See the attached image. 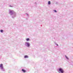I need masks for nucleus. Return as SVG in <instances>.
Returning a JSON list of instances; mask_svg holds the SVG:
<instances>
[{
  "instance_id": "obj_1",
  "label": "nucleus",
  "mask_w": 73,
  "mask_h": 73,
  "mask_svg": "<svg viewBox=\"0 0 73 73\" xmlns=\"http://www.w3.org/2000/svg\"><path fill=\"white\" fill-rule=\"evenodd\" d=\"M59 71L61 72V73H63L64 72V70H63V69H61V68H60L59 69Z\"/></svg>"
},
{
  "instance_id": "obj_2",
  "label": "nucleus",
  "mask_w": 73,
  "mask_h": 73,
  "mask_svg": "<svg viewBox=\"0 0 73 73\" xmlns=\"http://www.w3.org/2000/svg\"><path fill=\"white\" fill-rule=\"evenodd\" d=\"M0 67L1 68V69H3V64H0Z\"/></svg>"
},
{
  "instance_id": "obj_3",
  "label": "nucleus",
  "mask_w": 73,
  "mask_h": 73,
  "mask_svg": "<svg viewBox=\"0 0 73 73\" xmlns=\"http://www.w3.org/2000/svg\"><path fill=\"white\" fill-rule=\"evenodd\" d=\"M26 44H27V46H30V44L29 43H26Z\"/></svg>"
},
{
  "instance_id": "obj_4",
  "label": "nucleus",
  "mask_w": 73,
  "mask_h": 73,
  "mask_svg": "<svg viewBox=\"0 0 73 73\" xmlns=\"http://www.w3.org/2000/svg\"><path fill=\"white\" fill-rule=\"evenodd\" d=\"M22 70L24 72V73H25L26 72V70H24L23 69Z\"/></svg>"
},
{
  "instance_id": "obj_5",
  "label": "nucleus",
  "mask_w": 73,
  "mask_h": 73,
  "mask_svg": "<svg viewBox=\"0 0 73 73\" xmlns=\"http://www.w3.org/2000/svg\"><path fill=\"white\" fill-rule=\"evenodd\" d=\"M50 1H49L48 2V4L49 5H50Z\"/></svg>"
},
{
  "instance_id": "obj_6",
  "label": "nucleus",
  "mask_w": 73,
  "mask_h": 73,
  "mask_svg": "<svg viewBox=\"0 0 73 73\" xmlns=\"http://www.w3.org/2000/svg\"><path fill=\"white\" fill-rule=\"evenodd\" d=\"M27 41H29V38H27L26 39Z\"/></svg>"
},
{
  "instance_id": "obj_7",
  "label": "nucleus",
  "mask_w": 73,
  "mask_h": 73,
  "mask_svg": "<svg viewBox=\"0 0 73 73\" xmlns=\"http://www.w3.org/2000/svg\"><path fill=\"white\" fill-rule=\"evenodd\" d=\"M28 56H25V58H28Z\"/></svg>"
},
{
  "instance_id": "obj_8",
  "label": "nucleus",
  "mask_w": 73,
  "mask_h": 73,
  "mask_svg": "<svg viewBox=\"0 0 73 73\" xmlns=\"http://www.w3.org/2000/svg\"><path fill=\"white\" fill-rule=\"evenodd\" d=\"M65 57H66V58L67 59H68H68H69V58H68V57H67V56H65Z\"/></svg>"
},
{
  "instance_id": "obj_9",
  "label": "nucleus",
  "mask_w": 73,
  "mask_h": 73,
  "mask_svg": "<svg viewBox=\"0 0 73 73\" xmlns=\"http://www.w3.org/2000/svg\"><path fill=\"white\" fill-rule=\"evenodd\" d=\"M1 32H2V33L3 32V30H1Z\"/></svg>"
},
{
  "instance_id": "obj_10",
  "label": "nucleus",
  "mask_w": 73,
  "mask_h": 73,
  "mask_svg": "<svg viewBox=\"0 0 73 73\" xmlns=\"http://www.w3.org/2000/svg\"><path fill=\"white\" fill-rule=\"evenodd\" d=\"M54 11H55V12H57V11H56V10H54Z\"/></svg>"
},
{
  "instance_id": "obj_11",
  "label": "nucleus",
  "mask_w": 73,
  "mask_h": 73,
  "mask_svg": "<svg viewBox=\"0 0 73 73\" xmlns=\"http://www.w3.org/2000/svg\"><path fill=\"white\" fill-rule=\"evenodd\" d=\"M57 46H58V44H57Z\"/></svg>"
}]
</instances>
